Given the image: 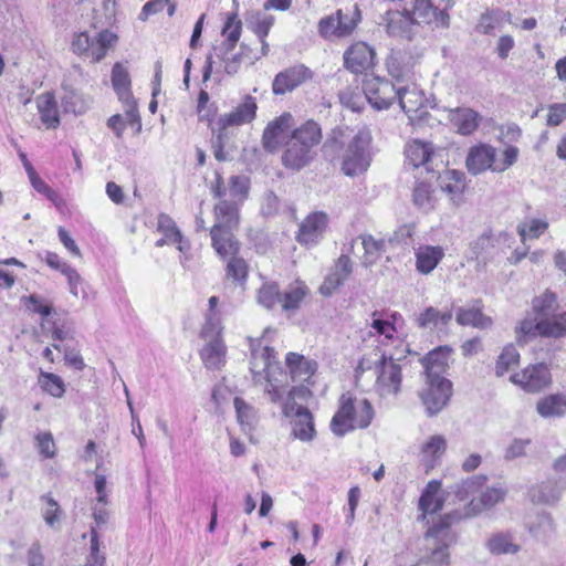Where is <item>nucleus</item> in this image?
<instances>
[{"label":"nucleus","instance_id":"nucleus-18","mask_svg":"<svg viewBox=\"0 0 566 566\" xmlns=\"http://www.w3.org/2000/svg\"><path fill=\"white\" fill-rule=\"evenodd\" d=\"M496 149L490 145H480L472 147L467 157V168L473 174L478 175L486 169L493 171L495 163Z\"/></svg>","mask_w":566,"mask_h":566},{"label":"nucleus","instance_id":"nucleus-3","mask_svg":"<svg viewBox=\"0 0 566 566\" xmlns=\"http://www.w3.org/2000/svg\"><path fill=\"white\" fill-rule=\"evenodd\" d=\"M442 370L441 365L426 366L424 387L420 391V399L430 417L438 415L448 405L452 395V384L441 376Z\"/></svg>","mask_w":566,"mask_h":566},{"label":"nucleus","instance_id":"nucleus-45","mask_svg":"<svg viewBox=\"0 0 566 566\" xmlns=\"http://www.w3.org/2000/svg\"><path fill=\"white\" fill-rule=\"evenodd\" d=\"M515 334L518 344H525L528 339L542 336L541 318H524L515 328Z\"/></svg>","mask_w":566,"mask_h":566},{"label":"nucleus","instance_id":"nucleus-57","mask_svg":"<svg viewBox=\"0 0 566 566\" xmlns=\"http://www.w3.org/2000/svg\"><path fill=\"white\" fill-rule=\"evenodd\" d=\"M124 106L125 117L124 120L126 125H129L135 128L136 133L142 130V120L137 108V102L134 97L122 99L120 101Z\"/></svg>","mask_w":566,"mask_h":566},{"label":"nucleus","instance_id":"nucleus-6","mask_svg":"<svg viewBox=\"0 0 566 566\" xmlns=\"http://www.w3.org/2000/svg\"><path fill=\"white\" fill-rule=\"evenodd\" d=\"M117 41V35L108 30H103L97 36H91L87 32L75 34L71 44L72 51L92 62L102 61L109 48Z\"/></svg>","mask_w":566,"mask_h":566},{"label":"nucleus","instance_id":"nucleus-37","mask_svg":"<svg viewBox=\"0 0 566 566\" xmlns=\"http://www.w3.org/2000/svg\"><path fill=\"white\" fill-rule=\"evenodd\" d=\"M308 289L307 286L301 282L296 281L287 286L285 292L282 294L281 306L283 311H294L297 310L307 295Z\"/></svg>","mask_w":566,"mask_h":566},{"label":"nucleus","instance_id":"nucleus-20","mask_svg":"<svg viewBox=\"0 0 566 566\" xmlns=\"http://www.w3.org/2000/svg\"><path fill=\"white\" fill-rule=\"evenodd\" d=\"M292 436L303 442H311L316 437L314 417L306 407H297L291 418Z\"/></svg>","mask_w":566,"mask_h":566},{"label":"nucleus","instance_id":"nucleus-13","mask_svg":"<svg viewBox=\"0 0 566 566\" xmlns=\"http://www.w3.org/2000/svg\"><path fill=\"white\" fill-rule=\"evenodd\" d=\"M256 109L255 97L245 95L231 112L219 117L218 126L221 130H226L228 127L250 124L256 116Z\"/></svg>","mask_w":566,"mask_h":566},{"label":"nucleus","instance_id":"nucleus-12","mask_svg":"<svg viewBox=\"0 0 566 566\" xmlns=\"http://www.w3.org/2000/svg\"><path fill=\"white\" fill-rule=\"evenodd\" d=\"M313 77V72L304 64H296L277 73L272 83L275 95H283Z\"/></svg>","mask_w":566,"mask_h":566},{"label":"nucleus","instance_id":"nucleus-48","mask_svg":"<svg viewBox=\"0 0 566 566\" xmlns=\"http://www.w3.org/2000/svg\"><path fill=\"white\" fill-rule=\"evenodd\" d=\"M41 388L55 398H60L65 392L63 380L51 373L41 371L39 377Z\"/></svg>","mask_w":566,"mask_h":566},{"label":"nucleus","instance_id":"nucleus-30","mask_svg":"<svg viewBox=\"0 0 566 566\" xmlns=\"http://www.w3.org/2000/svg\"><path fill=\"white\" fill-rule=\"evenodd\" d=\"M227 347L221 337L208 340L200 352L205 366L209 369H219L226 363Z\"/></svg>","mask_w":566,"mask_h":566},{"label":"nucleus","instance_id":"nucleus-11","mask_svg":"<svg viewBox=\"0 0 566 566\" xmlns=\"http://www.w3.org/2000/svg\"><path fill=\"white\" fill-rule=\"evenodd\" d=\"M511 381L520 385L526 391L537 392L551 384L552 377L547 365L539 363L526 367L521 373L513 374Z\"/></svg>","mask_w":566,"mask_h":566},{"label":"nucleus","instance_id":"nucleus-14","mask_svg":"<svg viewBox=\"0 0 566 566\" xmlns=\"http://www.w3.org/2000/svg\"><path fill=\"white\" fill-rule=\"evenodd\" d=\"M328 224V216L323 211L308 214L300 224L296 240L304 245H314L323 237Z\"/></svg>","mask_w":566,"mask_h":566},{"label":"nucleus","instance_id":"nucleus-25","mask_svg":"<svg viewBox=\"0 0 566 566\" xmlns=\"http://www.w3.org/2000/svg\"><path fill=\"white\" fill-rule=\"evenodd\" d=\"M292 120V115L284 113L266 125L262 135V145L265 150L273 153L277 149L280 135L291 127Z\"/></svg>","mask_w":566,"mask_h":566},{"label":"nucleus","instance_id":"nucleus-64","mask_svg":"<svg viewBox=\"0 0 566 566\" xmlns=\"http://www.w3.org/2000/svg\"><path fill=\"white\" fill-rule=\"evenodd\" d=\"M566 119V103H556L548 106L547 125L558 126Z\"/></svg>","mask_w":566,"mask_h":566},{"label":"nucleus","instance_id":"nucleus-16","mask_svg":"<svg viewBox=\"0 0 566 566\" xmlns=\"http://www.w3.org/2000/svg\"><path fill=\"white\" fill-rule=\"evenodd\" d=\"M353 273V262L347 254H342L324 283L319 287V292L324 296L332 295Z\"/></svg>","mask_w":566,"mask_h":566},{"label":"nucleus","instance_id":"nucleus-44","mask_svg":"<svg viewBox=\"0 0 566 566\" xmlns=\"http://www.w3.org/2000/svg\"><path fill=\"white\" fill-rule=\"evenodd\" d=\"M256 300L261 306L268 310L274 308L277 304L281 305L282 293L279 285L276 283H264L258 291Z\"/></svg>","mask_w":566,"mask_h":566},{"label":"nucleus","instance_id":"nucleus-59","mask_svg":"<svg viewBox=\"0 0 566 566\" xmlns=\"http://www.w3.org/2000/svg\"><path fill=\"white\" fill-rule=\"evenodd\" d=\"M222 329L223 327L217 313H208L206 316V323L201 331V336L206 339L221 337Z\"/></svg>","mask_w":566,"mask_h":566},{"label":"nucleus","instance_id":"nucleus-8","mask_svg":"<svg viewBox=\"0 0 566 566\" xmlns=\"http://www.w3.org/2000/svg\"><path fill=\"white\" fill-rule=\"evenodd\" d=\"M363 92L369 104L381 111L389 108L397 99L398 85L386 78L373 76L365 80Z\"/></svg>","mask_w":566,"mask_h":566},{"label":"nucleus","instance_id":"nucleus-10","mask_svg":"<svg viewBox=\"0 0 566 566\" xmlns=\"http://www.w3.org/2000/svg\"><path fill=\"white\" fill-rule=\"evenodd\" d=\"M401 109L408 115L411 125H420L428 113L424 109V95L415 82L398 85L397 99Z\"/></svg>","mask_w":566,"mask_h":566},{"label":"nucleus","instance_id":"nucleus-1","mask_svg":"<svg viewBox=\"0 0 566 566\" xmlns=\"http://www.w3.org/2000/svg\"><path fill=\"white\" fill-rule=\"evenodd\" d=\"M321 139V127L314 120H307L294 129L282 155L283 166L287 169L301 170L310 165L316 156L315 147Z\"/></svg>","mask_w":566,"mask_h":566},{"label":"nucleus","instance_id":"nucleus-33","mask_svg":"<svg viewBox=\"0 0 566 566\" xmlns=\"http://www.w3.org/2000/svg\"><path fill=\"white\" fill-rule=\"evenodd\" d=\"M389 75L396 81V85H403L413 82L412 69L405 63V57L400 53L391 54L386 62Z\"/></svg>","mask_w":566,"mask_h":566},{"label":"nucleus","instance_id":"nucleus-52","mask_svg":"<svg viewBox=\"0 0 566 566\" xmlns=\"http://www.w3.org/2000/svg\"><path fill=\"white\" fill-rule=\"evenodd\" d=\"M359 21V11L355 8L353 13H344L343 10H337V24H338V38L349 35Z\"/></svg>","mask_w":566,"mask_h":566},{"label":"nucleus","instance_id":"nucleus-41","mask_svg":"<svg viewBox=\"0 0 566 566\" xmlns=\"http://www.w3.org/2000/svg\"><path fill=\"white\" fill-rule=\"evenodd\" d=\"M520 361V354L513 344L506 345L500 356L497 357L495 365V375L497 377L504 376L511 369L515 368Z\"/></svg>","mask_w":566,"mask_h":566},{"label":"nucleus","instance_id":"nucleus-58","mask_svg":"<svg viewBox=\"0 0 566 566\" xmlns=\"http://www.w3.org/2000/svg\"><path fill=\"white\" fill-rule=\"evenodd\" d=\"M413 202L423 210H430L432 206L431 188L427 181L419 182L413 189Z\"/></svg>","mask_w":566,"mask_h":566},{"label":"nucleus","instance_id":"nucleus-36","mask_svg":"<svg viewBox=\"0 0 566 566\" xmlns=\"http://www.w3.org/2000/svg\"><path fill=\"white\" fill-rule=\"evenodd\" d=\"M130 76L127 69L119 62L112 69V85L119 101L134 97L130 91Z\"/></svg>","mask_w":566,"mask_h":566},{"label":"nucleus","instance_id":"nucleus-19","mask_svg":"<svg viewBox=\"0 0 566 566\" xmlns=\"http://www.w3.org/2000/svg\"><path fill=\"white\" fill-rule=\"evenodd\" d=\"M448 119L457 128L461 135H471L476 130L481 122V116L478 112L469 107L449 108Z\"/></svg>","mask_w":566,"mask_h":566},{"label":"nucleus","instance_id":"nucleus-42","mask_svg":"<svg viewBox=\"0 0 566 566\" xmlns=\"http://www.w3.org/2000/svg\"><path fill=\"white\" fill-rule=\"evenodd\" d=\"M507 490L502 485L497 484L491 488H486L484 491L481 492L480 499L478 503H474V500L471 501V504L474 509L483 510V509H490L497 504L499 502L503 501L506 496Z\"/></svg>","mask_w":566,"mask_h":566},{"label":"nucleus","instance_id":"nucleus-31","mask_svg":"<svg viewBox=\"0 0 566 566\" xmlns=\"http://www.w3.org/2000/svg\"><path fill=\"white\" fill-rule=\"evenodd\" d=\"M452 312L444 311L441 312L433 306L427 307L422 313H420L416 318V324L419 328H443L449 325L452 319Z\"/></svg>","mask_w":566,"mask_h":566},{"label":"nucleus","instance_id":"nucleus-43","mask_svg":"<svg viewBox=\"0 0 566 566\" xmlns=\"http://www.w3.org/2000/svg\"><path fill=\"white\" fill-rule=\"evenodd\" d=\"M237 418L244 431H251L256 423V411L242 398L235 397L233 400Z\"/></svg>","mask_w":566,"mask_h":566},{"label":"nucleus","instance_id":"nucleus-7","mask_svg":"<svg viewBox=\"0 0 566 566\" xmlns=\"http://www.w3.org/2000/svg\"><path fill=\"white\" fill-rule=\"evenodd\" d=\"M375 373V389L381 397L396 396L400 391L401 367L391 356L382 354L376 363Z\"/></svg>","mask_w":566,"mask_h":566},{"label":"nucleus","instance_id":"nucleus-24","mask_svg":"<svg viewBox=\"0 0 566 566\" xmlns=\"http://www.w3.org/2000/svg\"><path fill=\"white\" fill-rule=\"evenodd\" d=\"M416 269L419 273L430 274L444 256V250L439 245H420L416 252Z\"/></svg>","mask_w":566,"mask_h":566},{"label":"nucleus","instance_id":"nucleus-29","mask_svg":"<svg viewBox=\"0 0 566 566\" xmlns=\"http://www.w3.org/2000/svg\"><path fill=\"white\" fill-rule=\"evenodd\" d=\"M210 237L212 248L221 259L224 260L230 255H237L239 253L240 243L235 239L233 231L210 229Z\"/></svg>","mask_w":566,"mask_h":566},{"label":"nucleus","instance_id":"nucleus-32","mask_svg":"<svg viewBox=\"0 0 566 566\" xmlns=\"http://www.w3.org/2000/svg\"><path fill=\"white\" fill-rule=\"evenodd\" d=\"M273 354L274 350L269 346L263 347L261 350L252 349L250 370L253 374L255 384H262V379H264L266 375L269 376L268 370L271 366V358Z\"/></svg>","mask_w":566,"mask_h":566},{"label":"nucleus","instance_id":"nucleus-22","mask_svg":"<svg viewBox=\"0 0 566 566\" xmlns=\"http://www.w3.org/2000/svg\"><path fill=\"white\" fill-rule=\"evenodd\" d=\"M439 186L448 193L455 206L461 205L462 195L467 187L465 175L458 170H446L438 177Z\"/></svg>","mask_w":566,"mask_h":566},{"label":"nucleus","instance_id":"nucleus-17","mask_svg":"<svg viewBox=\"0 0 566 566\" xmlns=\"http://www.w3.org/2000/svg\"><path fill=\"white\" fill-rule=\"evenodd\" d=\"M405 155L408 165L416 169L423 167L428 174H431V176L434 177V171L431 166L433 156L431 144L412 140L407 145Z\"/></svg>","mask_w":566,"mask_h":566},{"label":"nucleus","instance_id":"nucleus-2","mask_svg":"<svg viewBox=\"0 0 566 566\" xmlns=\"http://www.w3.org/2000/svg\"><path fill=\"white\" fill-rule=\"evenodd\" d=\"M340 405L331 421V430L337 437H343L355 428H367L373 418L374 409L367 399L356 400L350 395L344 394Z\"/></svg>","mask_w":566,"mask_h":566},{"label":"nucleus","instance_id":"nucleus-60","mask_svg":"<svg viewBox=\"0 0 566 566\" xmlns=\"http://www.w3.org/2000/svg\"><path fill=\"white\" fill-rule=\"evenodd\" d=\"M518 148L515 146H507L503 153L502 158L496 159L493 166V171L503 172L509 169L512 165H514L518 157Z\"/></svg>","mask_w":566,"mask_h":566},{"label":"nucleus","instance_id":"nucleus-35","mask_svg":"<svg viewBox=\"0 0 566 566\" xmlns=\"http://www.w3.org/2000/svg\"><path fill=\"white\" fill-rule=\"evenodd\" d=\"M537 412L544 418L566 415V395H549L537 402Z\"/></svg>","mask_w":566,"mask_h":566},{"label":"nucleus","instance_id":"nucleus-61","mask_svg":"<svg viewBox=\"0 0 566 566\" xmlns=\"http://www.w3.org/2000/svg\"><path fill=\"white\" fill-rule=\"evenodd\" d=\"M446 439L436 434L422 446V453L424 457L439 458L446 451Z\"/></svg>","mask_w":566,"mask_h":566},{"label":"nucleus","instance_id":"nucleus-49","mask_svg":"<svg viewBox=\"0 0 566 566\" xmlns=\"http://www.w3.org/2000/svg\"><path fill=\"white\" fill-rule=\"evenodd\" d=\"M556 307V296L554 293L546 292L533 300V310L539 318L552 316Z\"/></svg>","mask_w":566,"mask_h":566},{"label":"nucleus","instance_id":"nucleus-54","mask_svg":"<svg viewBox=\"0 0 566 566\" xmlns=\"http://www.w3.org/2000/svg\"><path fill=\"white\" fill-rule=\"evenodd\" d=\"M418 23H430L434 19L436 8L430 0H413V10L411 12Z\"/></svg>","mask_w":566,"mask_h":566},{"label":"nucleus","instance_id":"nucleus-47","mask_svg":"<svg viewBox=\"0 0 566 566\" xmlns=\"http://www.w3.org/2000/svg\"><path fill=\"white\" fill-rule=\"evenodd\" d=\"M488 547L491 553L496 555L514 554L518 551V546L513 543L512 536L503 533L493 535L488 542Z\"/></svg>","mask_w":566,"mask_h":566},{"label":"nucleus","instance_id":"nucleus-23","mask_svg":"<svg viewBox=\"0 0 566 566\" xmlns=\"http://www.w3.org/2000/svg\"><path fill=\"white\" fill-rule=\"evenodd\" d=\"M239 226V211L235 203L221 200L214 207V224L211 229L233 231Z\"/></svg>","mask_w":566,"mask_h":566},{"label":"nucleus","instance_id":"nucleus-38","mask_svg":"<svg viewBox=\"0 0 566 566\" xmlns=\"http://www.w3.org/2000/svg\"><path fill=\"white\" fill-rule=\"evenodd\" d=\"M457 322L463 326L470 325L481 329H486L492 326V319L475 307L459 308Z\"/></svg>","mask_w":566,"mask_h":566},{"label":"nucleus","instance_id":"nucleus-26","mask_svg":"<svg viewBox=\"0 0 566 566\" xmlns=\"http://www.w3.org/2000/svg\"><path fill=\"white\" fill-rule=\"evenodd\" d=\"M364 248V255L361 256V265L364 268H370L378 262L381 255L387 250L388 240L384 238H375L371 234L364 233L358 238Z\"/></svg>","mask_w":566,"mask_h":566},{"label":"nucleus","instance_id":"nucleus-5","mask_svg":"<svg viewBox=\"0 0 566 566\" xmlns=\"http://www.w3.org/2000/svg\"><path fill=\"white\" fill-rule=\"evenodd\" d=\"M371 133L368 128L359 129L349 140L342 159V171L349 177L364 174L371 163Z\"/></svg>","mask_w":566,"mask_h":566},{"label":"nucleus","instance_id":"nucleus-50","mask_svg":"<svg viewBox=\"0 0 566 566\" xmlns=\"http://www.w3.org/2000/svg\"><path fill=\"white\" fill-rule=\"evenodd\" d=\"M222 33L227 35V53L235 46L241 35V21L238 20L237 13H232L227 18Z\"/></svg>","mask_w":566,"mask_h":566},{"label":"nucleus","instance_id":"nucleus-28","mask_svg":"<svg viewBox=\"0 0 566 566\" xmlns=\"http://www.w3.org/2000/svg\"><path fill=\"white\" fill-rule=\"evenodd\" d=\"M35 102L42 124L48 129H55L60 125V115L54 95L49 92L40 94Z\"/></svg>","mask_w":566,"mask_h":566},{"label":"nucleus","instance_id":"nucleus-27","mask_svg":"<svg viewBox=\"0 0 566 566\" xmlns=\"http://www.w3.org/2000/svg\"><path fill=\"white\" fill-rule=\"evenodd\" d=\"M564 489V485L548 480L531 488L528 494L533 503L553 505L560 499Z\"/></svg>","mask_w":566,"mask_h":566},{"label":"nucleus","instance_id":"nucleus-40","mask_svg":"<svg viewBox=\"0 0 566 566\" xmlns=\"http://www.w3.org/2000/svg\"><path fill=\"white\" fill-rule=\"evenodd\" d=\"M157 229L164 234V237L156 241V247H164L167 243L176 242L180 240V230L176 222L166 213L158 216Z\"/></svg>","mask_w":566,"mask_h":566},{"label":"nucleus","instance_id":"nucleus-55","mask_svg":"<svg viewBox=\"0 0 566 566\" xmlns=\"http://www.w3.org/2000/svg\"><path fill=\"white\" fill-rule=\"evenodd\" d=\"M40 500L45 503V506L42 509V516H43L45 523L50 527H54L55 524L59 523V521H60V513H61L60 505L49 494L42 495Z\"/></svg>","mask_w":566,"mask_h":566},{"label":"nucleus","instance_id":"nucleus-4","mask_svg":"<svg viewBox=\"0 0 566 566\" xmlns=\"http://www.w3.org/2000/svg\"><path fill=\"white\" fill-rule=\"evenodd\" d=\"M464 515L460 512L447 514L434 523L426 533V547L429 551L428 562L432 566H448L449 553L448 547L452 541L450 525L459 521Z\"/></svg>","mask_w":566,"mask_h":566},{"label":"nucleus","instance_id":"nucleus-56","mask_svg":"<svg viewBox=\"0 0 566 566\" xmlns=\"http://www.w3.org/2000/svg\"><path fill=\"white\" fill-rule=\"evenodd\" d=\"M230 260L227 264V276L234 281L244 282L248 276V264L242 258L237 255L228 256Z\"/></svg>","mask_w":566,"mask_h":566},{"label":"nucleus","instance_id":"nucleus-53","mask_svg":"<svg viewBox=\"0 0 566 566\" xmlns=\"http://www.w3.org/2000/svg\"><path fill=\"white\" fill-rule=\"evenodd\" d=\"M548 228V223L545 220L542 219H532L525 224H520L517 227V232L524 242L526 237L531 239H537L539 238Z\"/></svg>","mask_w":566,"mask_h":566},{"label":"nucleus","instance_id":"nucleus-63","mask_svg":"<svg viewBox=\"0 0 566 566\" xmlns=\"http://www.w3.org/2000/svg\"><path fill=\"white\" fill-rule=\"evenodd\" d=\"M249 188L250 181L245 176H232L229 180L230 193L233 197L247 198Z\"/></svg>","mask_w":566,"mask_h":566},{"label":"nucleus","instance_id":"nucleus-9","mask_svg":"<svg viewBox=\"0 0 566 566\" xmlns=\"http://www.w3.org/2000/svg\"><path fill=\"white\" fill-rule=\"evenodd\" d=\"M416 18L411 11L403 8L402 10H387L380 15L379 25L385 28L386 33L391 38H400L412 40L415 35Z\"/></svg>","mask_w":566,"mask_h":566},{"label":"nucleus","instance_id":"nucleus-39","mask_svg":"<svg viewBox=\"0 0 566 566\" xmlns=\"http://www.w3.org/2000/svg\"><path fill=\"white\" fill-rule=\"evenodd\" d=\"M541 327L543 337L562 338L566 336V311L541 318Z\"/></svg>","mask_w":566,"mask_h":566},{"label":"nucleus","instance_id":"nucleus-51","mask_svg":"<svg viewBox=\"0 0 566 566\" xmlns=\"http://www.w3.org/2000/svg\"><path fill=\"white\" fill-rule=\"evenodd\" d=\"M492 245V232L486 231L470 243L467 259L478 261Z\"/></svg>","mask_w":566,"mask_h":566},{"label":"nucleus","instance_id":"nucleus-21","mask_svg":"<svg viewBox=\"0 0 566 566\" xmlns=\"http://www.w3.org/2000/svg\"><path fill=\"white\" fill-rule=\"evenodd\" d=\"M293 381L308 382L317 370V363L297 353H289L285 358Z\"/></svg>","mask_w":566,"mask_h":566},{"label":"nucleus","instance_id":"nucleus-62","mask_svg":"<svg viewBox=\"0 0 566 566\" xmlns=\"http://www.w3.org/2000/svg\"><path fill=\"white\" fill-rule=\"evenodd\" d=\"M39 452L46 459L55 455V443L51 432H42L35 437Z\"/></svg>","mask_w":566,"mask_h":566},{"label":"nucleus","instance_id":"nucleus-15","mask_svg":"<svg viewBox=\"0 0 566 566\" xmlns=\"http://www.w3.org/2000/svg\"><path fill=\"white\" fill-rule=\"evenodd\" d=\"M375 51L365 42L352 44L344 53V65L352 73L359 74L374 66Z\"/></svg>","mask_w":566,"mask_h":566},{"label":"nucleus","instance_id":"nucleus-46","mask_svg":"<svg viewBox=\"0 0 566 566\" xmlns=\"http://www.w3.org/2000/svg\"><path fill=\"white\" fill-rule=\"evenodd\" d=\"M486 480V475L483 474L468 478L460 484L455 485L454 493L460 501H465L469 496L480 491V489L485 484Z\"/></svg>","mask_w":566,"mask_h":566},{"label":"nucleus","instance_id":"nucleus-34","mask_svg":"<svg viewBox=\"0 0 566 566\" xmlns=\"http://www.w3.org/2000/svg\"><path fill=\"white\" fill-rule=\"evenodd\" d=\"M441 483L437 480L430 481L419 500V509L424 513L433 514L442 510L443 501L438 496Z\"/></svg>","mask_w":566,"mask_h":566}]
</instances>
